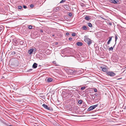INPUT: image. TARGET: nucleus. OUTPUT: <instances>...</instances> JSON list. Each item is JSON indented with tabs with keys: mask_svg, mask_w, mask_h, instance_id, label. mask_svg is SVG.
Listing matches in <instances>:
<instances>
[{
	"mask_svg": "<svg viewBox=\"0 0 126 126\" xmlns=\"http://www.w3.org/2000/svg\"><path fill=\"white\" fill-rule=\"evenodd\" d=\"M84 41L88 46H90L92 43V41L88 38H86L84 39Z\"/></svg>",
	"mask_w": 126,
	"mask_h": 126,
	"instance_id": "obj_1",
	"label": "nucleus"
},
{
	"mask_svg": "<svg viewBox=\"0 0 126 126\" xmlns=\"http://www.w3.org/2000/svg\"><path fill=\"white\" fill-rule=\"evenodd\" d=\"M98 106V104H97L90 107L87 110L90 111L95 109Z\"/></svg>",
	"mask_w": 126,
	"mask_h": 126,
	"instance_id": "obj_2",
	"label": "nucleus"
},
{
	"mask_svg": "<svg viewBox=\"0 0 126 126\" xmlns=\"http://www.w3.org/2000/svg\"><path fill=\"white\" fill-rule=\"evenodd\" d=\"M106 73L107 75L111 76H113L116 75L115 73L111 71L107 72Z\"/></svg>",
	"mask_w": 126,
	"mask_h": 126,
	"instance_id": "obj_3",
	"label": "nucleus"
},
{
	"mask_svg": "<svg viewBox=\"0 0 126 126\" xmlns=\"http://www.w3.org/2000/svg\"><path fill=\"white\" fill-rule=\"evenodd\" d=\"M42 106L45 108L46 109L48 110H51V109H50V107H48V106L46 105L45 104H43L42 105Z\"/></svg>",
	"mask_w": 126,
	"mask_h": 126,
	"instance_id": "obj_4",
	"label": "nucleus"
},
{
	"mask_svg": "<svg viewBox=\"0 0 126 126\" xmlns=\"http://www.w3.org/2000/svg\"><path fill=\"white\" fill-rule=\"evenodd\" d=\"M117 0H110V2L114 4H116L117 3Z\"/></svg>",
	"mask_w": 126,
	"mask_h": 126,
	"instance_id": "obj_5",
	"label": "nucleus"
},
{
	"mask_svg": "<svg viewBox=\"0 0 126 126\" xmlns=\"http://www.w3.org/2000/svg\"><path fill=\"white\" fill-rule=\"evenodd\" d=\"M100 68L102 69V71L104 72H106L107 70V68H103L102 67H101Z\"/></svg>",
	"mask_w": 126,
	"mask_h": 126,
	"instance_id": "obj_6",
	"label": "nucleus"
},
{
	"mask_svg": "<svg viewBox=\"0 0 126 126\" xmlns=\"http://www.w3.org/2000/svg\"><path fill=\"white\" fill-rule=\"evenodd\" d=\"M33 51V49H31L28 51V53L30 54H31L32 53Z\"/></svg>",
	"mask_w": 126,
	"mask_h": 126,
	"instance_id": "obj_7",
	"label": "nucleus"
},
{
	"mask_svg": "<svg viewBox=\"0 0 126 126\" xmlns=\"http://www.w3.org/2000/svg\"><path fill=\"white\" fill-rule=\"evenodd\" d=\"M77 45L78 46H81L82 45V43L80 42H78L77 43Z\"/></svg>",
	"mask_w": 126,
	"mask_h": 126,
	"instance_id": "obj_8",
	"label": "nucleus"
},
{
	"mask_svg": "<svg viewBox=\"0 0 126 126\" xmlns=\"http://www.w3.org/2000/svg\"><path fill=\"white\" fill-rule=\"evenodd\" d=\"M37 66V64L36 63H34L33 65V67L34 68H36Z\"/></svg>",
	"mask_w": 126,
	"mask_h": 126,
	"instance_id": "obj_9",
	"label": "nucleus"
},
{
	"mask_svg": "<svg viewBox=\"0 0 126 126\" xmlns=\"http://www.w3.org/2000/svg\"><path fill=\"white\" fill-rule=\"evenodd\" d=\"M47 81L48 82H50L52 81V79L51 78H49L47 79Z\"/></svg>",
	"mask_w": 126,
	"mask_h": 126,
	"instance_id": "obj_10",
	"label": "nucleus"
},
{
	"mask_svg": "<svg viewBox=\"0 0 126 126\" xmlns=\"http://www.w3.org/2000/svg\"><path fill=\"white\" fill-rule=\"evenodd\" d=\"M85 19L87 20H89L90 19V18L88 16H86L85 17Z\"/></svg>",
	"mask_w": 126,
	"mask_h": 126,
	"instance_id": "obj_11",
	"label": "nucleus"
},
{
	"mask_svg": "<svg viewBox=\"0 0 126 126\" xmlns=\"http://www.w3.org/2000/svg\"><path fill=\"white\" fill-rule=\"evenodd\" d=\"M88 26L90 27H91L92 26V24L90 22L88 23Z\"/></svg>",
	"mask_w": 126,
	"mask_h": 126,
	"instance_id": "obj_12",
	"label": "nucleus"
},
{
	"mask_svg": "<svg viewBox=\"0 0 126 126\" xmlns=\"http://www.w3.org/2000/svg\"><path fill=\"white\" fill-rule=\"evenodd\" d=\"M3 30V26H0V32H1Z\"/></svg>",
	"mask_w": 126,
	"mask_h": 126,
	"instance_id": "obj_13",
	"label": "nucleus"
},
{
	"mask_svg": "<svg viewBox=\"0 0 126 126\" xmlns=\"http://www.w3.org/2000/svg\"><path fill=\"white\" fill-rule=\"evenodd\" d=\"M113 49V47H110L109 48V50L110 51H112Z\"/></svg>",
	"mask_w": 126,
	"mask_h": 126,
	"instance_id": "obj_14",
	"label": "nucleus"
},
{
	"mask_svg": "<svg viewBox=\"0 0 126 126\" xmlns=\"http://www.w3.org/2000/svg\"><path fill=\"white\" fill-rule=\"evenodd\" d=\"M115 42H116V41L118 39L117 36L116 35H115Z\"/></svg>",
	"mask_w": 126,
	"mask_h": 126,
	"instance_id": "obj_15",
	"label": "nucleus"
},
{
	"mask_svg": "<svg viewBox=\"0 0 126 126\" xmlns=\"http://www.w3.org/2000/svg\"><path fill=\"white\" fill-rule=\"evenodd\" d=\"M93 89L94 90V91L95 92H97V90L96 88H93Z\"/></svg>",
	"mask_w": 126,
	"mask_h": 126,
	"instance_id": "obj_16",
	"label": "nucleus"
},
{
	"mask_svg": "<svg viewBox=\"0 0 126 126\" xmlns=\"http://www.w3.org/2000/svg\"><path fill=\"white\" fill-rule=\"evenodd\" d=\"M85 88H86L84 86H83L81 88V90H84V89H85Z\"/></svg>",
	"mask_w": 126,
	"mask_h": 126,
	"instance_id": "obj_17",
	"label": "nucleus"
},
{
	"mask_svg": "<svg viewBox=\"0 0 126 126\" xmlns=\"http://www.w3.org/2000/svg\"><path fill=\"white\" fill-rule=\"evenodd\" d=\"M112 37H109V39L108 40L110 42L111 41V39H112Z\"/></svg>",
	"mask_w": 126,
	"mask_h": 126,
	"instance_id": "obj_18",
	"label": "nucleus"
},
{
	"mask_svg": "<svg viewBox=\"0 0 126 126\" xmlns=\"http://www.w3.org/2000/svg\"><path fill=\"white\" fill-rule=\"evenodd\" d=\"M82 28L84 30H86L87 29V27L86 26H83L82 27Z\"/></svg>",
	"mask_w": 126,
	"mask_h": 126,
	"instance_id": "obj_19",
	"label": "nucleus"
},
{
	"mask_svg": "<svg viewBox=\"0 0 126 126\" xmlns=\"http://www.w3.org/2000/svg\"><path fill=\"white\" fill-rule=\"evenodd\" d=\"M18 8L19 9H21L22 8V7L21 6H18Z\"/></svg>",
	"mask_w": 126,
	"mask_h": 126,
	"instance_id": "obj_20",
	"label": "nucleus"
},
{
	"mask_svg": "<svg viewBox=\"0 0 126 126\" xmlns=\"http://www.w3.org/2000/svg\"><path fill=\"white\" fill-rule=\"evenodd\" d=\"M82 103V100H80L78 101V103L79 104H81Z\"/></svg>",
	"mask_w": 126,
	"mask_h": 126,
	"instance_id": "obj_21",
	"label": "nucleus"
},
{
	"mask_svg": "<svg viewBox=\"0 0 126 126\" xmlns=\"http://www.w3.org/2000/svg\"><path fill=\"white\" fill-rule=\"evenodd\" d=\"M76 33H72V35L73 36H76Z\"/></svg>",
	"mask_w": 126,
	"mask_h": 126,
	"instance_id": "obj_22",
	"label": "nucleus"
},
{
	"mask_svg": "<svg viewBox=\"0 0 126 126\" xmlns=\"http://www.w3.org/2000/svg\"><path fill=\"white\" fill-rule=\"evenodd\" d=\"M28 28L29 29H32V26L30 25L29 26Z\"/></svg>",
	"mask_w": 126,
	"mask_h": 126,
	"instance_id": "obj_23",
	"label": "nucleus"
},
{
	"mask_svg": "<svg viewBox=\"0 0 126 126\" xmlns=\"http://www.w3.org/2000/svg\"><path fill=\"white\" fill-rule=\"evenodd\" d=\"M65 1L64 0H62L60 1V3H62L64 2Z\"/></svg>",
	"mask_w": 126,
	"mask_h": 126,
	"instance_id": "obj_24",
	"label": "nucleus"
},
{
	"mask_svg": "<svg viewBox=\"0 0 126 126\" xmlns=\"http://www.w3.org/2000/svg\"><path fill=\"white\" fill-rule=\"evenodd\" d=\"M16 53L15 52V51H14V52H12V55H14V54H15Z\"/></svg>",
	"mask_w": 126,
	"mask_h": 126,
	"instance_id": "obj_25",
	"label": "nucleus"
},
{
	"mask_svg": "<svg viewBox=\"0 0 126 126\" xmlns=\"http://www.w3.org/2000/svg\"><path fill=\"white\" fill-rule=\"evenodd\" d=\"M34 6V5L33 4H31L30 5V7L31 8H32Z\"/></svg>",
	"mask_w": 126,
	"mask_h": 126,
	"instance_id": "obj_26",
	"label": "nucleus"
},
{
	"mask_svg": "<svg viewBox=\"0 0 126 126\" xmlns=\"http://www.w3.org/2000/svg\"><path fill=\"white\" fill-rule=\"evenodd\" d=\"M69 16H72V14L71 13H69L68 14Z\"/></svg>",
	"mask_w": 126,
	"mask_h": 126,
	"instance_id": "obj_27",
	"label": "nucleus"
},
{
	"mask_svg": "<svg viewBox=\"0 0 126 126\" xmlns=\"http://www.w3.org/2000/svg\"><path fill=\"white\" fill-rule=\"evenodd\" d=\"M23 7L25 9H26L27 8L26 6L25 5L23 6Z\"/></svg>",
	"mask_w": 126,
	"mask_h": 126,
	"instance_id": "obj_28",
	"label": "nucleus"
},
{
	"mask_svg": "<svg viewBox=\"0 0 126 126\" xmlns=\"http://www.w3.org/2000/svg\"><path fill=\"white\" fill-rule=\"evenodd\" d=\"M72 38L70 37L69 38V40L71 41L72 40Z\"/></svg>",
	"mask_w": 126,
	"mask_h": 126,
	"instance_id": "obj_29",
	"label": "nucleus"
},
{
	"mask_svg": "<svg viewBox=\"0 0 126 126\" xmlns=\"http://www.w3.org/2000/svg\"><path fill=\"white\" fill-rule=\"evenodd\" d=\"M69 33H66V35H69Z\"/></svg>",
	"mask_w": 126,
	"mask_h": 126,
	"instance_id": "obj_30",
	"label": "nucleus"
},
{
	"mask_svg": "<svg viewBox=\"0 0 126 126\" xmlns=\"http://www.w3.org/2000/svg\"><path fill=\"white\" fill-rule=\"evenodd\" d=\"M33 51H35L36 50V48H34L33 49Z\"/></svg>",
	"mask_w": 126,
	"mask_h": 126,
	"instance_id": "obj_31",
	"label": "nucleus"
},
{
	"mask_svg": "<svg viewBox=\"0 0 126 126\" xmlns=\"http://www.w3.org/2000/svg\"><path fill=\"white\" fill-rule=\"evenodd\" d=\"M110 41H108V42H107V44H109L110 43Z\"/></svg>",
	"mask_w": 126,
	"mask_h": 126,
	"instance_id": "obj_32",
	"label": "nucleus"
},
{
	"mask_svg": "<svg viewBox=\"0 0 126 126\" xmlns=\"http://www.w3.org/2000/svg\"><path fill=\"white\" fill-rule=\"evenodd\" d=\"M32 70V69H30L29 70H28V71H31Z\"/></svg>",
	"mask_w": 126,
	"mask_h": 126,
	"instance_id": "obj_33",
	"label": "nucleus"
},
{
	"mask_svg": "<svg viewBox=\"0 0 126 126\" xmlns=\"http://www.w3.org/2000/svg\"><path fill=\"white\" fill-rule=\"evenodd\" d=\"M41 32H43V31L42 30H40Z\"/></svg>",
	"mask_w": 126,
	"mask_h": 126,
	"instance_id": "obj_34",
	"label": "nucleus"
},
{
	"mask_svg": "<svg viewBox=\"0 0 126 126\" xmlns=\"http://www.w3.org/2000/svg\"><path fill=\"white\" fill-rule=\"evenodd\" d=\"M56 10L55 11H57V10H58V9L56 8Z\"/></svg>",
	"mask_w": 126,
	"mask_h": 126,
	"instance_id": "obj_35",
	"label": "nucleus"
},
{
	"mask_svg": "<svg viewBox=\"0 0 126 126\" xmlns=\"http://www.w3.org/2000/svg\"><path fill=\"white\" fill-rule=\"evenodd\" d=\"M54 34H52V36H54Z\"/></svg>",
	"mask_w": 126,
	"mask_h": 126,
	"instance_id": "obj_36",
	"label": "nucleus"
},
{
	"mask_svg": "<svg viewBox=\"0 0 126 126\" xmlns=\"http://www.w3.org/2000/svg\"><path fill=\"white\" fill-rule=\"evenodd\" d=\"M102 19H104V18L103 17H101Z\"/></svg>",
	"mask_w": 126,
	"mask_h": 126,
	"instance_id": "obj_37",
	"label": "nucleus"
},
{
	"mask_svg": "<svg viewBox=\"0 0 126 126\" xmlns=\"http://www.w3.org/2000/svg\"><path fill=\"white\" fill-rule=\"evenodd\" d=\"M114 47V46L113 47Z\"/></svg>",
	"mask_w": 126,
	"mask_h": 126,
	"instance_id": "obj_38",
	"label": "nucleus"
},
{
	"mask_svg": "<svg viewBox=\"0 0 126 126\" xmlns=\"http://www.w3.org/2000/svg\"><path fill=\"white\" fill-rule=\"evenodd\" d=\"M61 126V125H59V126Z\"/></svg>",
	"mask_w": 126,
	"mask_h": 126,
	"instance_id": "obj_39",
	"label": "nucleus"
},
{
	"mask_svg": "<svg viewBox=\"0 0 126 126\" xmlns=\"http://www.w3.org/2000/svg\"><path fill=\"white\" fill-rule=\"evenodd\" d=\"M15 45H16V43L15 44Z\"/></svg>",
	"mask_w": 126,
	"mask_h": 126,
	"instance_id": "obj_40",
	"label": "nucleus"
},
{
	"mask_svg": "<svg viewBox=\"0 0 126 126\" xmlns=\"http://www.w3.org/2000/svg\"><path fill=\"white\" fill-rule=\"evenodd\" d=\"M15 42L16 43V42Z\"/></svg>",
	"mask_w": 126,
	"mask_h": 126,
	"instance_id": "obj_41",
	"label": "nucleus"
},
{
	"mask_svg": "<svg viewBox=\"0 0 126 126\" xmlns=\"http://www.w3.org/2000/svg\"><path fill=\"white\" fill-rule=\"evenodd\" d=\"M15 42L16 43V42Z\"/></svg>",
	"mask_w": 126,
	"mask_h": 126,
	"instance_id": "obj_42",
	"label": "nucleus"
}]
</instances>
